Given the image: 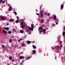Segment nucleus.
<instances>
[{"label": "nucleus", "mask_w": 65, "mask_h": 65, "mask_svg": "<svg viewBox=\"0 0 65 65\" xmlns=\"http://www.w3.org/2000/svg\"><path fill=\"white\" fill-rule=\"evenodd\" d=\"M56 25H58V23H58V22H56Z\"/></svg>", "instance_id": "38"}, {"label": "nucleus", "mask_w": 65, "mask_h": 65, "mask_svg": "<svg viewBox=\"0 0 65 65\" xmlns=\"http://www.w3.org/2000/svg\"><path fill=\"white\" fill-rule=\"evenodd\" d=\"M3 1V0H0V3H2V2Z\"/></svg>", "instance_id": "24"}, {"label": "nucleus", "mask_w": 65, "mask_h": 65, "mask_svg": "<svg viewBox=\"0 0 65 65\" xmlns=\"http://www.w3.org/2000/svg\"><path fill=\"white\" fill-rule=\"evenodd\" d=\"M3 31L4 32V33L5 34H7V32L4 30H3Z\"/></svg>", "instance_id": "6"}, {"label": "nucleus", "mask_w": 65, "mask_h": 65, "mask_svg": "<svg viewBox=\"0 0 65 65\" xmlns=\"http://www.w3.org/2000/svg\"><path fill=\"white\" fill-rule=\"evenodd\" d=\"M17 18L18 19V20H19V18L18 17H17Z\"/></svg>", "instance_id": "28"}, {"label": "nucleus", "mask_w": 65, "mask_h": 65, "mask_svg": "<svg viewBox=\"0 0 65 65\" xmlns=\"http://www.w3.org/2000/svg\"><path fill=\"white\" fill-rule=\"evenodd\" d=\"M36 14L38 15H39V14L38 13H36Z\"/></svg>", "instance_id": "33"}, {"label": "nucleus", "mask_w": 65, "mask_h": 65, "mask_svg": "<svg viewBox=\"0 0 65 65\" xmlns=\"http://www.w3.org/2000/svg\"><path fill=\"white\" fill-rule=\"evenodd\" d=\"M27 43H28V44H30L31 43V42H30V41H27Z\"/></svg>", "instance_id": "16"}, {"label": "nucleus", "mask_w": 65, "mask_h": 65, "mask_svg": "<svg viewBox=\"0 0 65 65\" xmlns=\"http://www.w3.org/2000/svg\"><path fill=\"white\" fill-rule=\"evenodd\" d=\"M8 5H9V6H10V5L9 4H8Z\"/></svg>", "instance_id": "46"}, {"label": "nucleus", "mask_w": 65, "mask_h": 65, "mask_svg": "<svg viewBox=\"0 0 65 65\" xmlns=\"http://www.w3.org/2000/svg\"><path fill=\"white\" fill-rule=\"evenodd\" d=\"M14 47H15V48H17V47L16 46H15Z\"/></svg>", "instance_id": "42"}, {"label": "nucleus", "mask_w": 65, "mask_h": 65, "mask_svg": "<svg viewBox=\"0 0 65 65\" xmlns=\"http://www.w3.org/2000/svg\"><path fill=\"white\" fill-rule=\"evenodd\" d=\"M63 29H63L64 30H65V26L64 27Z\"/></svg>", "instance_id": "40"}, {"label": "nucleus", "mask_w": 65, "mask_h": 65, "mask_svg": "<svg viewBox=\"0 0 65 65\" xmlns=\"http://www.w3.org/2000/svg\"><path fill=\"white\" fill-rule=\"evenodd\" d=\"M55 24H52V27H55Z\"/></svg>", "instance_id": "20"}, {"label": "nucleus", "mask_w": 65, "mask_h": 65, "mask_svg": "<svg viewBox=\"0 0 65 65\" xmlns=\"http://www.w3.org/2000/svg\"><path fill=\"white\" fill-rule=\"evenodd\" d=\"M30 58H31V57H30Z\"/></svg>", "instance_id": "64"}, {"label": "nucleus", "mask_w": 65, "mask_h": 65, "mask_svg": "<svg viewBox=\"0 0 65 65\" xmlns=\"http://www.w3.org/2000/svg\"><path fill=\"white\" fill-rule=\"evenodd\" d=\"M8 10L10 11H11V9L9 8L8 9Z\"/></svg>", "instance_id": "27"}, {"label": "nucleus", "mask_w": 65, "mask_h": 65, "mask_svg": "<svg viewBox=\"0 0 65 65\" xmlns=\"http://www.w3.org/2000/svg\"><path fill=\"white\" fill-rule=\"evenodd\" d=\"M2 47L3 48H4V47H5V46L4 45H2Z\"/></svg>", "instance_id": "31"}, {"label": "nucleus", "mask_w": 65, "mask_h": 65, "mask_svg": "<svg viewBox=\"0 0 65 65\" xmlns=\"http://www.w3.org/2000/svg\"><path fill=\"white\" fill-rule=\"evenodd\" d=\"M61 47H62V46H60L59 47V48L60 50L61 49Z\"/></svg>", "instance_id": "39"}, {"label": "nucleus", "mask_w": 65, "mask_h": 65, "mask_svg": "<svg viewBox=\"0 0 65 65\" xmlns=\"http://www.w3.org/2000/svg\"><path fill=\"white\" fill-rule=\"evenodd\" d=\"M46 25V26H50V25H49V23H48H48H47Z\"/></svg>", "instance_id": "15"}, {"label": "nucleus", "mask_w": 65, "mask_h": 65, "mask_svg": "<svg viewBox=\"0 0 65 65\" xmlns=\"http://www.w3.org/2000/svg\"><path fill=\"white\" fill-rule=\"evenodd\" d=\"M8 34H11V32L10 31H8Z\"/></svg>", "instance_id": "17"}, {"label": "nucleus", "mask_w": 65, "mask_h": 65, "mask_svg": "<svg viewBox=\"0 0 65 65\" xmlns=\"http://www.w3.org/2000/svg\"><path fill=\"white\" fill-rule=\"evenodd\" d=\"M9 8H10V9H12V7H11L10 6L9 7Z\"/></svg>", "instance_id": "34"}, {"label": "nucleus", "mask_w": 65, "mask_h": 65, "mask_svg": "<svg viewBox=\"0 0 65 65\" xmlns=\"http://www.w3.org/2000/svg\"><path fill=\"white\" fill-rule=\"evenodd\" d=\"M41 17H43L42 15H43V14L41 13Z\"/></svg>", "instance_id": "32"}, {"label": "nucleus", "mask_w": 65, "mask_h": 65, "mask_svg": "<svg viewBox=\"0 0 65 65\" xmlns=\"http://www.w3.org/2000/svg\"><path fill=\"white\" fill-rule=\"evenodd\" d=\"M11 41H12L11 39H10V42H11Z\"/></svg>", "instance_id": "35"}, {"label": "nucleus", "mask_w": 65, "mask_h": 65, "mask_svg": "<svg viewBox=\"0 0 65 65\" xmlns=\"http://www.w3.org/2000/svg\"><path fill=\"white\" fill-rule=\"evenodd\" d=\"M8 65H9V64H8Z\"/></svg>", "instance_id": "61"}, {"label": "nucleus", "mask_w": 65, "mask_h": 65, "mask_svg": "<svg viewBox=\"0 0 65 65\" xmlns=\"http://www.w3.org/2000/svg\"><path fill=\"white\" fill-rule=\"evenodd\" d=\"M56 20V22H58V19H55Z\"/></svg>", "instance_id": "19"}, {"label": "nucleus", "mask_w": 65, "mask_h": 65, "mask_svg": "<svg viewBox=\"0 0 65 65\" xmlns=\"http://www.w3.org/2000/svg\"><path fill=\"white\" fill-rule=\"evenodd\" d=\"M22 62L20 64H22Z\"/></svg>", "instance_id": "56"}, {"label": "nucleus", "mask_w": 65, "mask_h": 65, "mask_svg": "<svg viewBox=\"0 0 65 65\" xmlns=\"http://www.w3.org/2000/svg\"><path fill=\"white\" fill-rule=\"evenodd\" d=\"M14 14H15L16 15H17V12H16L14 11Z\"/></svg>", "instance_id": "23"}, {"label": "nucleus", "mask_w": 65, "mask_h": 65, "mask_svg": "<svg viewBox=\"0 0 65 65\" xmlns=\"http://www.w3.org/2000/svg\"><path fill=\"white\" fill-rule=\"evenodd\" d=\"M39 29H40V30H42L43 29V28H42V27H39Z\"/></svg>", "instance_id": "13"}, {"label": "nucleus", "mask_w": 65, "mask_h": 65, "mask_svg": "<svg viewBox=\"0 0 65 65\" xmlns=\"http://www.w3.org/2000/svg\"><path fill=\"white\" fill-rule=\"evenodd\" d=\"M32 47H33V48H34V49H35L36 48V46H35L33 45Z\"/></svg>", "instance_id": "11"}, {"label": "nucleus", "mask_w": 65, "mask_h": 65, "mask_svg": "<svg viewBox=\"0 0 65 65\" xmlns=\"http://www.w3.org/2000/svg\"><path fill=\"white\" fill-rule=\"evenodd\" d=\"M9 21H10V22H13L14 20L12 19H10L9 20Z\"/></svg>", "instance_id": "4"}, {"label": "nucleus", "mask_w": 65, "mask_h": 65, "mask_svg": "<svg viewBox=\"0 0 65 65\" xmlns=\"http://www.w3.org/2000/svg\"><path fill=\"white\" fill-rule=\"evenodd\" d=\"M61 9L62 10L63 8V7H64V5L63 4H62L61 6Z\"/></svg>", "instance_id": "8"}, {"label": "nucleus", "mask_w": 65, "mask_h": 65, "mask_svg": "<svg viewBox=\"0 0 65 65\" xmlns=\"http://www.w3.org/2000/svg\"><path fill=\"white\" fill-rule=\"evenodd\" d=\"M39 31V33L40 34H41V32H43L44 33V34H45V33H46V30H45V29H43L42 30V31L41 30V31H40L39 30V29H38Z\"/></svg>", "instance_id": "2"}, {"label": "nucleus", "mask_w": 65, "mask_h": 65, "mask_svg": "<svg viewBox=\"0 0 65 65\" xmlns=\"http://www.w3.org/2000/svg\"><path fill=\"white\" fill-rule=\"evenodd\" d=\"M20 41H21V40H22V39H20Z\"/></svg>", "instance_id": "52"}, {"label": "nucleus", "mask_w": 65, "mask_h": 65, "mask_svg": "<svg viewBox=\"0 0 65 65\" xmlns=\"http://www.w3.org/2000/svg\"><path fill=\"white\" fill-rule=\"evenodd\" d=\"M24 45H25V44H23L22 45V46H24Z\"/></svg>", "instance_id": "36"}, {"label": "nucleus", "mask_w": 65, "mask_h": 65, "mask_svg": "<svg viewBox=\"0 0 65 65\" xmlns=\"http://www.w3.org/2000/svg\"><path fill=\"white\" fill-rule=\"evenodd\" d=\"M4 30H6L8 31L9 30V28L8 27H5L4 28Z\"/></svg>", "instance_id": "5"}, {"label": "nucleus", "mask_w": 65, "mask_h": 65, "mask_svg": "<svg viewBox=\"0 0 65 65\" xmlns=\"http://www.w3.org/2000/svg\"><path fill=\"white\" fill-rule=\"evenodd\" d=\"M22 54H23V52H22Z\"/></svg>", "instance_id": "57"}, {"label": "nucleus", "mask_w": 65, "mask_h": 65, "mask_svg": "<svg viewBox=\"0 0 65 65\" xmlns=\"http://www.w3.org/2000/svg\"><path fill=\"white\" fill-rule=\"evenodd\" d=\"M57 47H59V45H58L57 46Z\"/></svg>", "instance_id": "50"}, {"label": "nucleus", "mask_w": 65, "mask_h": 65, "mask_svg": "<svg viewBox=\"0 0 65 65\" xmlns=\"http://www.w3.org/2000/svg\"><path fill=\"white\" fill-rule=\"evenodd\" d=\"M3 3H5V2H4V1H3Z\"/></svg>", "instance_id": "43"}, {"label": "nucleus", "mask_w": 65, "mask_h": 65, "mask_svg": "<svg viewBox=\"0 0 65 65\" xmlns=\"http://www.w3.org/2000/svg\"><path fill=\"white\" fill-rule=\"evenodd\" d=\"M62 43V42H61V43Z\"/></svg>", "instance_id": "60"}, {"label": "nucleus", "mask_w": 65, "mask_h": 65, "mask_svg": "<svg viewBox=\"0 0 65 65\" xmlns=\"http://www.w3.org/2000/svg\"><path fill=\"white\" fill-rule=\"evenodd\" d=\"M31 34V33H30V32H29L28 33V34Z\"/></svg>", "instance_id": "51"}, {"label": "nucleus", "mask_w": 65, "mask_h": 65, "mask_svg": "<svg viewBox=\"0 0 65 65\" xmlns=\"http://www.w3.org/2000/svg\"><path fill=\"white\" fill-rule=\"evenodd\" d=\"M65 31H63L62 33V35L63 36H65Z\"/></svg>", "instance_id": "14"}, {"label": "nucleus", "mask_w": 65, "mask_h": 65, "mask_svg": "<svg viewBox=\"0 0 65 65\" xmlns=\"http://www.w3.org/2000/svg\"><path fill=\"white\" fill-rule=\"evenodd\" d=\"M28 59H29V58H28L27 59H26L25 60H24V61H25V60H28ZM24 61H23L22 63H24Z\"/></svg>", "instance_id": "22"}, {"label": "nucleus", "mask_w": 65, "mask_h": 65, "mask_svg": "<svg viewBox=\"0 0 65 65\" xmlns=\"http://www.w3.org/2000/svg\"><path fill=\"white\" fill-rule=\"evenodd\" d=\"M36 12H37V11H38V10H37V9H36Z\"/></svg>", "instance_id": "48"}, {"label": "nucleus", "mask_w": 65, "mask_h": 65, "mask_svg": "<svg viewBox=\"0 0 65 65\" xmlns=\"http://www.w3.org/2000/svg\"><path fill=\"white\" fill-rule=\"evenodd\" d=\"M47 22H48H48H49V21H47Z\"/></svg>", "instance_id": "59"}, {"label": "nucleus", "mask_w": 65, "mask_h": 65, "mask_svg": "<svg viewBox=\"0 0 65 65\" xmlns=\"http://www.w3.org/2000/svg\"><path fill=\"white\" fill-rule=\"evenodd\" d=\"M20 32L21 33H24V31L23 30H21L20 31Z\"/></svg>", "instance_id": "10"}, {"label": "nucleus", "mask_w": 65, "mask_h": 65, "mask_svg": "<svg viewBox=\"0 0 65 65\" xmlns=\"http://www.w3.org/2000/svg\"><path fill=\"white\" fill-rule=\"evenodd\" d=\"M8 24H7L6 25H7V26H8Z\"/></svg>", "instance_id": "55"}, {"label": "nucleus", "mask_w": 65, "mask_h": 65, "mask_svg": "<svg viewBox=\"0 0 65 65\" xmlns=\"http://www.w3.org/2000/svg\"><path fill=\"white\" fill-rule=\"evenodd\" d=\"M54 18L55 20L57 19V17H56V15H54Z\"/></svg>", "instance_id": "9"}, {"label": "nucleus", "mask_w": 65, "mask_h": 65, "mask_svg": "<svg viewBox=\"0 0 65 65\" xmlns=\"http://www.w3.org/2000/svg\"><path fill=\"white\" fill-rule=\"evenodd\" d=\"M13 31H14V32H15V29H13Z\"/></svg>", "instance_id": "29"}, {"label": "nucleus", "mask_w": 65, "mask_h": 65, "mask_svg": "<svg viewBox=\"0 0 65 65\" xmlns=\"http://www.w3.org/2000/svg\"><path fill=\"white\" fill-rule=\"evenodd\" d=\"M47 15L48 16H50V13H47Z\"/></svg>", "instance_id": "30"}, {"label": "nucleus", "mask_w": 65, "mask_h": 65, "mask_svg": "<svg viewBox=\"0 0 65 65\" xmlns=\"http://www.w3.org/2000/svg\"><path fill=\"white\" fill-rule=\"evenodd\" d=\"M0 17L1 18V19L4 20H5V18L4 17H2V16L1 15Z\"/></svg>", "instance_id": "3"}, {"label": "nucleus", "mask_w": 65, "mask_h": 65, "mask_svg": "<svg viewBox=\"0 0 65 65\" xmlns=\"http://www.w3.org/2000/svg\"><path fill=\"white\" fill-rule=\"evenodd\" d=\"M14 40H15V41H16V39H14Z\"/></svg>", "instance_id": "54"}, {"label": "nucleus", "mask_w": 65, "mask_h": 65, "mask_svg": "<svg viewBox=\"0 0 65 65\" xmlns=\"http://www.w3.org/2000/svg\"><path fill=\"white\" fill-rule=\"evenodd\" d=\"M41 22L42 24L43 23V19H41Z\"/></svg>", "instance_id": "18"}, {"label": "nucleus", "mask_w": 65, "mask_h": 65, "mask_svg": "<svg viewBox=\"0 0 65 65\" xmlns=\"http://www.w3.org/2000/svg\"><path fill=\"white\" fill-rule=\"evenodd\" d=\"M18 42H20V41H21V40H19L18 41Z\"/></svg>", "instance_id": "45"}, {"label": "nucleus", "mask_w": 65, "mask_h": 65, "mask_svg": "<svg viewBox=\"0 0 65 65\" xmlns=\"http://www.w3.org/2000/svg\"><path fill=\"white\" fill-rule=\"evenodd\" d=\"M22 28H24V26H22Z\"/></svg>", "instance_id": "44"}, {"label": "nucleus", "mask_w": 65, "mask_h": 65, "mask_svg": "<svg viewBox=\"0 0 65 65\" xmlns=\"http://www.w3.org/2000/svg\"><path fill=\"white\" fill-rule=\"evenodd\" d=\"M23 23H24V21H22Z\"/></svg>", "instance_id": "58"}, {"label": "nucleus", "mask_w": 65, "mask_h": 65, "mask_svg": "<svg viewBox=\"0 0 65 65\" xmlns=\"http://www.w3.org/2000/svg\"><path fill=\"white\" fill-rule=\"evenodd\" d=\"M47 23H48H48L47 22H46V24H47Z\"/></svg>", "instance_id": "53"}, {"label": "nucleus", "mask_w": 65, "mask_h": 65, "mask_svg": "<svg viewBox=\"0 0 65 65\" xmlns=\"http://www.w3.org/2000/svg\"><path fill=\"white\" fill-rule=\"evenodd\" d=\"M9 59L10 60H11L12 59V57H11L10 56L9 57Z\"/></svg>", "instance_id": "25"}, {"label": "nucleus", "mask_w": 65, "mask_h": 65, "mask_svg": "<svg viewBox=\"0 0 65 65\" xmlns=\"http://www.w3.org/2000/svg\"><path fill=\"white\" fill-rule=\"evenodd\" d=\"M24 57L22 56H20V59H24Z\"/></svg>", "instance_id": "12"}, {"label": "nucleus", "mask_w": 65, "mask_h": 65, "mask_svg": "<svg viewBox=\"0 0 65 65\" xmlns=\"http://www.w3.org/2000/svg\"><path fill=\"white\" fill-rule=\"evenodd\" d=\"M43 11H40V13H43Z\"/></svg>", "instance_id": "26"}, {"label": "nucleus", "mask_w": 65, "mask_h": 65, "mask_svg": "<svg viewBox=\"0 0 65 65\" xmlns=\"http://www.w3.org/2000/svg\"><path fill=\"white\" fill-rule=\"evenodd\" d=\"M31 28L29 27V30H31V31H33V29H34V25L31 24Z\"/></svg>", "instance_id": "1"}, {"label": "nucleus", "mask_w": 65, "mask_h": 65, "mask_svg": "<svg viewBox=\"0 0 65 65\" xmlns=\"http://www.w3.org/2000/svg\"><path fill=\"white\" fill-rule=\"evenodd\" d=\"M44 14H45V15H46L47 14V13H46V12H45L44 13Z\"/></svg>", "instance_id": "37"}, {"label": "nucleus", "mask_w": 65, "mask_h": 65, "mask_svg": "<svg viewBox=\"0 0 65 65\" xmlns=\"http://www.w3.org/2000/svg\"><path fill=\"white\" fill-rule=\"evenodd\" d=\"M23 23H25V22H24Z\"/></svg>", "instance_id": "62"}, {"label": "nucleus", "mask_w": 65, "mask_h": 65, "mask_svg": "<svg viewBox=\"0 0 65 65\" xmlns=\"http://www.w3.org/2000/svg\"><path fill=\"white\" fill-rule=\"evenodd\" d=\"M44 25H42V26L43 27H44Z\"/></svg>", "instance_id": "47"}, {"label": "nucleus", "mask_w": 65, "mask_h": 65, "mask_svg": "<svg viewBox=\"0 0 65 65\" xmlns=\"http://www.w3.org/2000/svg\"><path fill=\"white\" fill-rule=\"evenodd\" d=\"M21 25H23L24 24V23L23 22H22L21 23Z\"/></svg>", "instance_id": "41"}, {"label": "nucleus", "mask_w": 65, "mask_h": 65, "mask_svg": "<svg viewBox=\"0 0 65 65\" xmlns=\"http://www.w3.org/2000/svg\"><path fill=\"white\" fill-rule=\"evenodd\" d=\"M4 0V1H5V0Z\"/></svg>", "instance_id": "63"}, {"label": "nucleus", "mask_w": 65, "mask_h": 65, "mask_svg": "<svg viewBox=\"0 0 65 65\" xmlns=\"http://www.w3.org/2000/svg\"><path fill=\"white\" fill-rule=\"evenodd\" d=\"M12 62H14V60H12Z\"/></svg>", "instance_id": "49"}, {"label": "nucleus", "mask_w": 65, "mask_h": 65, "mask_svg": "<svg viewBox=\"0 0 65 65\" xmlns=\"http://www.w3.org/2000/svg\"><path fill=\"white\" fill-rule=\"evenodd\" d=\"M32 52H33L34 53H31L32 55H34V54H35V53H36V51L34 50H33L32 51Z\"/></svg>", "instance_id": "7"}, {"label": "nucleus", "mask_w": 65, "mask_h": 65, "mask_svg": "<svg viewBox=\"0 0 65 65\" xmlns=\"http://www.w3.org/2000/svg\"><path fill=\"white\" fill-rule=\"evenodd\" d=\"M16 22L17 23H19V20H16Z\"/></svg>", "instance_id": "21"}]
</instances>
